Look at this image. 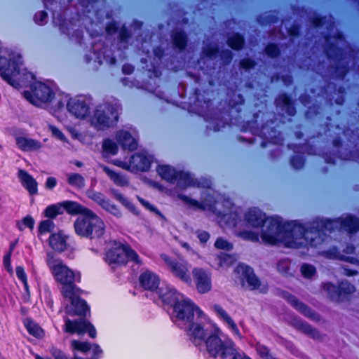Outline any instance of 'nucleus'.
<instances>
[{
    "mask_svg": "<svg viewBox=\"0 0 359 359\" xmlns=\"http://www.w3.org/2000/svg\"><path fill=\"white\" fill-rule=\"evenodd\" d=\"M332 220H312L309 226L297 221L283 222L280 217H271L264 222L261 238L264 243L276 245L283 243L288 248L297 247V240L303 239L305 244L317 248L322 239V232L330 226Z\"/></svg>",
    "mask_w": 359,
    "mask_h": 359,
    "instance_id": "obj_1",
    "label": "nucleus"
},
{
    "mask_svg": "<svg viewBox=\"0 0 359 359\" xmlns=\"http://www.w3.org/2000/svg\"><path fill=\"white\" fill-rule=\"evenodd\" d=\"M194 100L193 102L184 103L182 108L187 109L191 114H195L206 121L211 126L207 127V130H212L215 132L219 131L226 126H232L236 123V118L232 114V111L237 112L238 116L241 112L240 104L243 103H229L228 109H218L214 107L210 99H203L201 90L196 88L194 90Z\"/></svg>",
    "mask_w": 359,
    "mask_h": 359,
    "instance_id": "obj_2",
    "label": "nucleus"
},
{
    "mask_svg": "<svg viewBox=\"0 0 359 359\" xmlns=\"http://www.w3.org/2000/svg\"><path fill=\"white\" fill-rule=\"evenodd\" d=\"M346 137L349 149L347 152L342 154L339 149H341L344 144L342 138L337 136L332 140V145L338 149L337 153L332 151L323 152L322 156L325 162L328 164H336L337 158L341 160L353 161L359 163V127H354L353 129L349 126L344 127L342 131Z\"/></svg>",
    "mask_w": 359,
    "mask_h": 359,
    "instance_id": "obj_3",
    "label": "nucleus"
},
{
    "mask_svg": "<svg viewBox=\"0 0 359 359\" xmlns=\"http://www.w3.org/2000/svg\"><path fill=\"white\" fill-rule=\"evenodd\" d=\"M323 38L325 41L323 52L327 60L334 63L332 66L334 76L343 80L349 72V62L345 60L346 53L344 48L338 46L332 39L342 41L344 39V34L341 32H338L334 35L327 33Z\"/></svg>",
    "mask_w": 359,
    "mask_h": 359,
    "instance_id": "obj_4",
    "label": "nucleus"
},
{
    "mask_svg": "<svg viewBox=\"0 0 359 359\" xmlns=\"http://www.w3.org/2000/svg\"><path fill=\"white\" fill-rule=\"evenodd\" d=\"M49 268L62 297H69L81 291L76 285L81 281L79 271L72 270L61 260L49 266Z\"/></svg>",
    "mask_w": 359,
    "mask_h": 359,
    "instance_id": "obj_5",
    "label": "nucleus"
},
{
    "mask_svg": "<svg viewBox=\"0 0 359 359\" xmlns=\"http://www.w3.org/2000/svg\"><path fill=\"white\" fill-rule=\"evenodd\" d=\"M74 229L77 236L90 240L100 239L105 233L104 221L90 209L82 215L77 216L74 222Z\"/></svg>",
    "mask_w": 359,
    "mask_h": 359,
    "instance_id": "obj_6",
    "label": "nucleus"
},
{
    "mask_svg": "<svg viewBox=\"0 0 359 359\" xmlns=\"http://www.w3.org/2000/svg\"><path fill=\"white\" fill-rule=\"evenodd\" d=\"M119 107L109 102L99 104L91 117V124L98 130L115 126L119 118Z\"/></svg>",
    "mask_w": 359,
    "mask_h": 359,
    "instance_id": "obj_7",
    "label": "nucleus"
},
{
    "mask_svg": "<svg viewBox=\"0 0 359 359\" xmlns=\"http://www.w3.org/2000/svg\"><path fill=\"white\" fill-rule=\"evenodd\" d=\"M31 90L23 92L24 97L34 105L50 102L55 97L53 90L46 83L40 81L33 83Z\"/></svg>",
    "mask_w": 359,
    "mask_h": 359,
    "instance_id": "obj_8",
    "label": "nucleus"
},
{
    "mask_svg": "<svg viewBox=\"0 0 359 359\" xmlns=\"http://www.w3.org/2000/svg\"><path fill=\"white\" fill-rule=\"evenodd\" d=\"M269 118H262V123L258 130V135L261 137L262 141L260 146L264 148L268 143L273 144H280L283 141L281 133L278 130V124L274 116Z\"/></svg>",
    "mask_w": 359,
    "mask_h": 359,
    "instance_id": "obj_9",
    "label": "nucleus"
},
{
    "mask_svg": "<svg viewBox=\"0 0 359 359\" xmlns=\"http://www.w3.org/2000/svg\"><path fill=\"white\" fill-rule=\"evenodd\" d=\"M172 310L176 321H181L184 325L194 320L195 313L197 316V319L205 316L203 311L187 297L183 298Z\"/></svg>",
    "mask_w": 359,
    "mask_h": 359,
    "instance_id": "obj_10",
    "label": "nucleus"
},
{
    "mask_svg": "<svg viewBox=\"0 0 359 359\" xmlns=\"http://www.w3.org/2000/svg\"><path fill=\"white\" fill-rule=\"evenodd\" d=\"M161 258L165 263L170 272L181 281L191 285L192 279L189 271L190 264L187 260L177 259L167 255H161Z\"/></svg>",
    "mask_w": 359,
    "mask_h": 359,
    "instance_id": "obj_11",
    "label": "nucleus"
},
{
    "mask_svg": "<svg viewBox=\"0 0 359 359\" xmlns=\"http://www.w3.org/2000/svg\"><path fill=\"white\" fill-rule=\"evenodd\" d=\"M313 220H332V224L330 225V228L327 229H325L322 232V239L323 241L319 244H323L327 236V233H331L335 231V229L338 227L339 225L348 231V233H356L359 231V218L353 215H348L345 218H337V219H323V218H315Z\"/></svg>",
    "mask_w": 359,
    "mask_h": 359,
    "instance_id": "obj_12",
    "label": "nucleus"
},
{
    "mask_svg": "<svg viewBox=\"0 0 359 359\" xmlns=\"http://www.w3.org/2000/svg\"><path fill=\"white\" fill-rule=\"evenodd\" d=\"M287 148L295 153L290 158V165L295 170H299L304 167L306 161L304 153L309 155L318 154L317 147L310 144L308 140L304 144H288Z\"/></svg>",
    "mask_w": 359,
    "mask_h": 359,
    "instance_id": "obj_13",
    "label": "nucleus"
},
{
    "mask_svg": "<svg viewBox=\"0 0 359 359\" xmlns=\"http://www.w3.org/2000/svg\"><path fill=\"white\" fill-rule=\"evenodd\" d=\"M323 288L332 301L338 302L348 299L355 291L354 285L347 281L341 282L338 285L327 282L323 284Z\"/></svg>",
    "mask_w": 359,
    "mask_h": 359,
    "instance_id": "obj_14",
    "label": "nucleus"
},
{
    "mask_svg": "<svg viewBox=\"0 0 359 359\" xmlns=\"http://www.w3.org/2000/svg\"><path fill=\"white\" fill-rule=\"evenodd\" d=\"M82 290L78 291L74 295L69 297H62L69 301V305L65 307V313L70 316H79L80 318L86 319L87 313H90V306L87 302L81 298Z\"/></svg>",
    "mask_w": 359,
    "mask_h": 359,
    "instance_id": "obj_15",
    "label": "nucleus"
},
{
    "mask_svg": "<svg viewBox=\"0 0 359 359\" xmlns=\"http://www.w3.org/2000/svg\"><path fill=\"white\" fill-rule=\"evenodd\" d=\"M90 98L85 95L71 97L67 102V111L76 118L83 119L90 114Z\"/></svg>",
    "mask_w": 359,
    "mask_h": 359,
    "instance_id": "obj_16",
    "label": "nucleus"
},
{
    "mask_svg": "<svg viewBox=\"0 0 359 359\" xmlns=\"http://www.w3.org/2000/svg\"><path fill=\"white\" fill-rule=\"evenodd\" d=\"M152 163V156L143 153L133 154L129 160V165L121 161L115 162L114 164L123 168L131 167L135 171L147 172Z\"/></svg>",
    "mask_w": 359,
    "mask_h": 359,
    "instance_id": "obj_17",
    "label": "nucleus"
},
{
    "mask_svg": "<svg viewBox=\"0 0 359 359\" xmlns=\"http://www.w3.org/2000/svg\"><path fill=\"white\" fill-rule=\"evenodd\" d=\"M192 276L196 290L200 294H205L212 289L211 273L202 267H194Z\"/></svg>",
    "mask_w": 359,
    "mask_h": 359,
    "instance_id": "obj_18",
    "label": "nucleus"
},
{
    "mask_svg": "<svg viewBox=\"0 0 359 359\" xmlns=\"http://www.w3.org/2000/svg\"><path fill=\"white\" fill-rule=\"evenodd\" d=\"M283 297L297 311L304 316L314 320H319L320 316L315 311L311 309L306 304L300 302L294 295L288 292H283Z\"/></svg>",
    "mask_w": 359,
    "mask_h": 359,
    "instance_id": "obj_19",
    "label": "nucleus"
},
{
    "mask_svg": "<svg viewBox=\"0 0 359 359\" xmlns=\"http://www.w3.org/2000/svg\"><path fill=\"white\" fill-rule=\"evenodd\" d=\"M274 104L277 109L283 111L289 117H294L297 114L294 100L288 93L278 94L274 100Z\"/></svg>",
    "mask_w": 359,
    "mask_h": 359,
    "instance_id": "obj_20",
    "label": "nucleus"
},
{
    "mask_svg": "<svg viewBox=\"0 0 359 359\" xmlns=\"http://www.w3.org/2000/svg\"><path fill=\"white\" fill-rule=\"evenodd\" d=\"M219 330H216L203 341L205 344L208 353L214 358L219 356L227 344V340L223 341L219 337Z\"/></svg>",
    "mask_w": 359,
    "mask_h": 359,
    "instance_id": "obj_21",
    "label": "nucleus"
},
{
    "mask_svg": "<svg viewBox=\"0 0 359 359\" xmlns=\"http://www.w3.org/2000/svg\"><path fill=\"white\" fill-rule=\"evenodd\" d=\"M170 40L172 48L178 52L183 53L189 44V37L182 28L173 29L170 32Z\"/></svg>",
    "mask_w": 359,
    "mask_h": 359,
    "instance_id": "obj_22",
    "label": "nucleus"
},
{
    "mask_svg": "<svg viewBox=\"0 0 359 359\" xmlns=\"http://www.w3.org/2000/svg\"><path fill=\"white\" fill-rule=\"evenodd\" d=\"M188 325V334L190 340L196 345L198 346L203 342L207 338L208 332L204 329L202 323L194 322V320Z\"/></svg>",
    "mask_w": 359,
    "mask_h": 359,
    "instance_id": "obj_23",
    "label": "nucleus"
},
{
    "mask_svg": "<svg viewBox=\"0 0 359 359\" xmlns=\"http://www.w3.org/2000/svg\"><path fill=\"white\" fill-rule=\"evenodd\" d=\"M266 214L257 208H250L245 214V221L253 228H264Z\"/></svg>",
    "mask_w": 359,
    "mask_h": 359,
    "instance_id": "obj_24",
    "label": "nucleus"
},
{
    "mask_svg": "<svg viewBox=\"0 0 359 359\" xmlns=\"http://www.w3.org/2000/svg\"><path fill=\"white\" fill-rule=\"evenodd\" d=\"M126 255L123 252V244L109 249L106 252V262L111 266L126 265Z\"/></svg>",
    "mask_w": 359,
    "mask_h": 359,
    "instance_id": "obj_25",
    "label": "nucleus"
},
{
    "mask_svg": "<svg viewBox=\"0 0 359 359\" xmlns=\"http://www.w3.org/2000/svg\"><path fill=\"white\" fill-rule=\"evenodd\" d=\"M140 286L145 290L156 291L159 286V277L151 271L142 272L139 277Z\"/></svg>",
    "mask_w": 359,
    "mask_h": 359,
    "instance_id": "obj_26",
    "label": "nucleus"
},
{
    "mask_svg": "<svg viewBox=\"0 0 359 359\" xmlns=\"http://www.w3.org/2000/svg\"><path fill=\"white\" fill-rule=\"evenodd\" d=\"M18 177L22 186L31 196L38 194V182L32 175L25 170L20 169L18 172Z\"/></svg>",
    "mask_w": 359,
    "mask_h": 359,
    "instance_id": "obj_27",
    "label": "nucleus"
},
{
    "mask_svg": "<svg viewBox=\"0 0 359 359\" xmlns=\"http://www.w3.org/2000/svg\"><path fill=\"white\" fill-rule=\"evenodd\" d=\"M116 140L123 150L133 151L137 149L138 142L137 140L127 130H118L116 134Z\"/></svg>",
    "mask_w": 359,
    "mask_h": 359,
    "instance_id": "obj_28",
    "label": "nucleus"
},
{
    "mask_svg": "<svg viewBox=\"0 0 359 359\" xmlns=\"http://www.w3.org/2000/svg\"><path fill=\"white\" fill-rule=\"evenodd\" d=\"M159 297L163 304L170 306L173 309L184 298V296L175 289H167L164 292L163 290H160Z\"/></svg>",
    "mask_w": 359,
    "mask_h": 359,
    "instance_id": "obj_29",
    "label": "nucleus"
},
{
    "mask_svg": "<svg viewBox=\"0 0 359 359\" xmlns=\"http://www.w3.org/2000/svg\"><path fill=\"white\" fill-rule=\"evenodd\" d=\"M242 281L246 282L250 290H255L260 287L261 280L256 276L253 269L248 265L242 266Z\"/></svg>",
    "mask_w": 359,
    "mask_h": 359,
    "instance_id": "obj_30",
    "label": "nucleus"
},
{
    "mask_svg": "<svg viewBox=\"0 0 359 359\" xmlns=\"http://www.w3.org/2000/svg\"><path fill=\"white\" fill-rule=\"evenodd\" d=\"M49 246L58 253L63 252L67 246V236L62 232L53 233L48 238Z\"/></svg>",
    "mask_w": 359,
    "mask_h": 359,
    "instance_id": "obj_31",
    "label": "nucleus"
},
{
    "mask_svg": "<svg viewBox=\"0 0 359 359\" xmlns=\"http://www.w3.org/2000/svg\"><path fill=\"white\" fill-rule=\"evenodd\" d=\"M63 212L65 210L70 215H82L89 208L74 201H64L60 203Z\"/></svg>",
    "mask_w": 359,
    "mask_h": 359,
    "instance_id": "obj_32",
    "label": "nucleus"
},
{
    "mask_svg": "<svg viewBox=\"0 0 359 359\" xmlns=\"http://www.w3.org/2000/svg\"><path fill=\"white\" fill-rule=\"evenodd\" d=\"M15 140L18 147L23 151H35L41 147V143L39 141L32 138L18 137Z\"/></svg>",
    "mask_w": 359,
    "mask_h": 359,
    "instance_id": "obj_33",
    "label": "nucleus"
},
{
    "mask_svg": "<svg viewBox=\"0 0 359 359\" xmlns=\"http://www.w3.org/2000/svg\"><path fill=\"white\" fill-rule=\"evenodd\" d=\"M227 46L233 50L240 51L245 46V36L240 32H233L226 38Z\"/></svg>",
    "mask_w": 359,
    "mask_h": 359,
    "instance_id": "obj_34",
    "label": "nucleus"
},
{
    "mask_svg": "<svg viewBox=\"0 0 359 359\" xmlns=\"http://www.w3.org/2000/svg\"><path fill=\"white\" fill-rule=\"evenodd\" d=\"M234 345L231 339H227V344L219 355L222 359H252L247 355L241 358L240 353L235 348Z\"/></svg>",
    "mask_w": 359,
    "mask_h": 359,
    "instance_id": "obj_35",
    "label": "nucleus"
},
{
    "mask_svg": "<svg viewBox=\"0 0 359 359\" xmlns=\"http://www.w3.org/2000/svg\"><path fill=\"white\" fill-rule=\"evenodd\" d=\"M294 327L297 330L308 335L313 339H318L321 338L319 331L305 321L297 320L294 324Z\"/></svg>",
    "mask_w": 359,
    "mask_h": 359,
    "instance_id": "obj_36",
    "label": "nucleus"
},
{
    "mask_svg": "<svg viewBox=\"0 0 359 359\" xmlns=\"http://www.w3.org/2000/svg\"><path fill=\"white\" fill-rule=\"evenodd\" d=\"M213 308L217 314L229 325L231 331L236 334L241 335L240 330L236 323L231 318V317L226 313V311L219 304H215Z\"/></svg>",
    "mask_w": 359,
    "mask_h": 359,
    "instance_id": "obj_37",
    "label": "nucleus"
},
{
    "mask_svg": "<svg viewBox=\"0 0 359 359\" xmlns=\"http://www.w3.org/2000/svg\"><path fill=\"white\" fill-rule=\"evenodd\" d=\"M103 170L116 185L119 187H127L129 185V180L126 175L117 172L107 166H104Z\"/></svg>",
    "mask_w": 359,
    "mask_h": 359,
    "instance_id": "obj_38",
    "label": "nucleus"
},
{
    "mask_svg": "<svg viewBox=\"0 0 359 359\" xmlns=\"http://www.w3.org/2000/svg\"><path fill=\"white\" fill-rule=\"evenodd\" d=\"M157 171L161 177L170 183H175L177 171L169 165H161L157 168Z\"/></svg>",
    "mask_w": 359,
    "mask_h": 359,
    "instance_id": "obj_39",
    "label": "nucleus"
},
{
    "mask_svg": "<svg viewBox=\"0 0 359 359\" xmlns=\"http://www.w3.org/2000/svg\"><path fill=\"white\" fill-rule=\"evenodd\" d=\"M175 182L177 183V187L182 189H184L189 187H194L196 185V181L191 176L190 173L182 170L177 171Z\"/></svg>",
    "mask_w": 359,
    "mask_h": 359,
    "instance_id": "obj_40",
    "label": "nucleus"
},
{
    "mask_svg": "<svg viewBox=\"0 0 359 359\" xmlns=\"http://www.w3.org/2000/svg\"><path fill=\"white\" fill-rule=\"evenodd\" d=\"M84 318H80V320H70L69 318L65 319V327L64 332L70 334L77 333L81 334L82 327L84 323Z\"/></svg>",
    "mask_w": 359,
    "mask_h": 359,
    "instance_id": "obj_41",
    "label": "nucleus"
},
{
    "mask_svg": "<svg viewBox=\"0 0 359 359\" xmlns=\"http://www.w3.org/2000/svg\"><path fill=\"white\" fill-rule=\"evenodd\" d=\"M24 325L30 335L38 339L43 337V330L39 325V324L36 323L32 318H26L24 321Z\"/></svg>",
    "mask_w": 359,
    "mask_h": 359,
    "instance_id": "obj_42",
    "label": "nucleus"
},
{
    "mask_svg": "<svg viewBox=\"0 0 359 359\" xmlns=\"http://www.w3.org/2000/svg\"><path fill=\"white\" fill-rule=\"evenodd\" d=\"M277 269L285 276H293L292 264L289 259H282L278 262Z\"/></svg>",
    "mask_w": 359,
    "mask_h": 359,
    "instance_id": "obj_43",
    "label": "nucleus"
},
{
    "mask_svg": "<svg viewBox=\"0 0 359 359\" xmlns=\"http://www.w3.org/2000/svg\"><path fill=\"white\" fill-rule=\"evenodd\" d=\"M266 55L271 59L278 58L281 55V49L278 43L269 42L264 47Z\"/></svg>",
    "mask_w": 359,
    "mask_h": 359,
    "instance_id": "obj_44",
    "label": "nucleus"
},
{
    "mask_svg": "<svg viewBox=\"0 0 359 359\" xmlns=\"http://www.w3.org/2000/svg\"><path fill=\"white\" fill-rule=\"evenodd\" d=\"M44 216L49 219H55L57 215H62L63 210L60 203L48 205L44 211Z\"/></svg>",
    "mask_w": 359,
    "mask_h": 359,
    "instance_id": "obj_45",
    "label": "nucleus"
},
{
    "mask_svg": "<svg viewBox=\"0 0 359 359\" xmlns=\"http://www.w3.org/2000/svg\"><path fill=\"white\" fill-rule=\"evenodd\" d=\"M114 198L121 203L124 207L129 209L131 212L138 215V212H135V206L131 203L126 197L123 196L120 191L116 189L111 191Z\"/></svg>",
    "mask_w": 359,
    "mask_h": 359,
    "instance_id": "obj_46",
    "label": "nucleus"
},
{
    "mask_svg": "<svg viewBox=\"0 0 359 359\" xmlns=\"http://www.w3.org/2000/svg\"><path fill=\"white\" fill-rule=\"evenodd\" d=\"M123 252L126 255V264L128 261H132L137 264H141L142 260L137 253V252L133 250L129 245H123Z\"/></svg>",
    "mask_w": 359,
    "mask_h": 359,
    "instance_id": "obj_47",
    "label": "nucleus"
},
{
    "mask_svg": "<svg viewBox=\"0 0 359 359\" xmlns=\"http://www.w3.org/2000/svg\"><path fill=\"white\" fill-rule=\"evenodd\" d=\"M118 151V144L109 138H106L102 142V152L106 155H116Z\"/></svg>",
    "mask_w": 359,
    "mask_h": 359,
    "instance_id": "obj_48",
    "label": "nucleus"
},
{
    "mask_svg": "<svg viewBox=\"0 0 359 359\" xmlns=\"http://www.w3.org/2000/svg\"><path fill=\"white\" fill-rule=\"evenodd\" d=\"M67 182L72 187L81 189L85 185V179L81 174L71 173L68 175Z\"/></svg>",
    "mask_w": 359,
    "mask_h": 359,
    "instance_id": "obj_49",
    "label": "nucleus"
},
{
    "mask_svg": "<svg viewBox=\"0 0 359 359\" xmlns=\"http://www.w3.org/2000/svg\"><path fill=\"white\" fill-rule=\"evenodd\" d=\"M177 197L182 201H183L185 204H187L191 207H194L196 209H199V210H205V206L203 203L199 202L198 201H197L196 199L191 198L187 195L180 194H178Z\"/></svg>",
    "mask_w": 359,
    "mask_h": 359,
    "instance_id": "obj_50",
    "label": "nucleus"
},
{
    "mask_svg": "<svg viewBox=\"0 0 359 359\" xmlns=\"http://www.w3.org/2000/svg\"><path fill=\"white\" fill-rule=\"evenodd\" d=\"M216 260L219 267L230 266L233 263V256L226 252H220L218 254L216 257Z\"/></svg>",
    "mask_w": 359,
    "mask_h": 359,
    "instance_id": "obj_51",
    "label": "nucleus"
},
{
    "mask_svg": "<svg viewBox=\"0 0 359 359\" xmlns=\"http://www.w3.org/2000/svg\"><path fill=\"white\" fill-rule=\"evenodd\" d=\"M118 36V42L121 44H124L126 46L128 45L129 40L132 37V33L130 30L126 26L125 24L122 25L120 28Z\"/></svg>",
    "mask_w": 359,
    "mask_h": 359,
    "instance_id": "obj_52",
    "label": "nucleus"
},
{
    "mask_svg": "<svg viewBox=\"0 0 359 359\" xmlns=\"http://www.w3.org/2000/svg\"><path fill=\"white\" fill-rule=\"evenodd\" d=\"M219 50L217 45L208 44L203 48L202 54L208 59H214L218 55Z\"/></svg>",
    "mask_w": 359,
    "mask_h": 359,
    "instance_id": "obj_53",
    "label": "nucleus"
},
{
    "mask_svg": "<svg viewBox=\"0 0 359 359\" xmlns=\"http://www.w3.org/2000/svg\"><path fill=\"white\" fill-rule=\"evenodd\" d=\"M280 344L283 346L292 355L296 357L300 356L301 351L292 341L285 338H281Z\"/></svg>",
    "mask_w": 359,
    "mask_h": 359,
    "instance_id": "obj_54",
    "label": "nucleus"
},
{
    "mask_svg": "<svg viewBox=\"0 0 359 359\" xmlns=\"http://www.w3.org/2000/svg\"><path fill=\"white\" fill-rule=\"evenodd\" d=\"M55 227L54 222L50 219L42 220L39 225L38 232L40 235L46 234V233L50 232Z\"/></svg>",
    "mask_w": 359,
    "mask_h": 359,
    "instance_id": "obj_55",
    "label": "nucleus"
},
{
    "mask_svg": "<svg viewBox=\"0 0 359 359\" xmlns=\"http://www.w3.org/2000/svg\"><path fill=\"white\" fill-rule=\"evenodd\" d=\"M238 236L245 241H250L252 242H258L259 236L258 233L254 232L250 230H243L238 233Z\"/></svg>",
    "mask_w": 359,
    "mask_h": 359,
    "instance_id": "obj_56",
    "label": "nucleus"
},
{
    "mask_svg": "<svg viewBox=\"0 0 359 359\" xmlns=\"http://www.w3.org/2000/svg\"><path fill=\"white\" fill-rule=\"evenodd\" d=\"M224 218L226 224L231 227H236L241 221V217L237 212H231L230 213L225 214L224 215Z\"/></svg>",
    "mask_w": 359,
    "mask_h": 359,
    "instance_id": "obj_57",
    "label": "nucleus"
},
{
    "mask_svg": "<svg viewBox=\"0 0 359 359\" xmlns=\"http://www.w3.org/2000/svg\"><path fill=\"white\" fill-rule=\"evenodd\" d=\"M257 65L255 60L251 57H243L239 61V68L245 72L254 69Z\"/></svg>",
    "mask_w": 359,
    "mask_h": 359,
    "instance_id": "obj_58",
    "label": "nucleus"
},
{
    "mask_svg": "<svg viewBox=\"0 0 359 359\" xmlns=\"http://www.w3.org/2000/svg\"><path fill=\"white\" fill-rule=\"evenodd\" d=\"M57 15L58 26L60 32L67 36H69L71 32L69 27L67 20L65 18H64L61 13H57Z\"/></svg>",
    "mask_w": 359,
    "mask_h": 359,
    "instance_id": "obj_59",
    "label": "nucleus"
},
{
    "mask_svg": "<svg viewBox=\"0 0 359 359\" xmlns=\"http://www.w3.org/2000/svg\"><path fill=\"white\" fill-rule=\"evenodd\" d=\"M72 347L74 350L79 351L82 353H86L91 349V344L88 341H81L73 340L72 342Z\"/></svg>",
    "mask_w": 359,
    "mask_h": 359,
    "instance_id": "obj_60",
    "label": "nucleus"
},
{
    "mask_svg": "<svg viewBox=\"0 0 359 359\" xmlns=\"http://www.w3.org/2000/svg\"><path fill=\"white\" fill-rule=\"evenodd\" d=\"M88 196L91 200L97 203L102 208L104 207L108 201L105 196L101 192L93 191L89 194Z\"/></svg>",
    "mask_w": 359,
    "mask_h": 359,
    "instance_id": "obj_61",
    "label": "nucleus"
},
{
    "mask_svg": "<svg viewBox=\"0 0 359 359\" xmlns=\"http://www.w3.org/2000/svg\"><path fill=\"white\" fill-rule=\"evenodd\" d=\"M257 22L261 25H266L278 22V17L275 15L269 14L266 15H260L257 18Z\"/></svg>",
    "mask_w": 359,
    "mask_h": 359,
    "instance_id": "obj_62",
    "label": "nucleus"
},
{
    "mask_svg": "<svg viewBox=\"0 0 359 359\" xmlns=\"http://www.w3.org/2000/svg\"><path fill=\"white\" fill-rule=\"evenodd\" d=\"M81 334L88 332L90 337L94 339L96 337V330L93 325L88 320L85 319L84 323L82 327Z\"/></svg>",
    "mask_w": 359,
    "mask_h": 359,
    "instance_id": "obj_63",
    "label": "nucleus"
},
{
    "mask_svg": "<svg viewBox=\"0 0 359 359\" xmlns=\"http://www.w3.org/2000/svg\"><path fill=\"white\" fill-rule=\"evenodd\" d=\"M301 272L305 278H310L316 274V269L311 264H303L301 266Z\"/></svg>",
    "mask_w": 359,
    "mask_h": 359,
    "instance_id": "obj_64",
    "label": "nucleus"
}]
</instances>
